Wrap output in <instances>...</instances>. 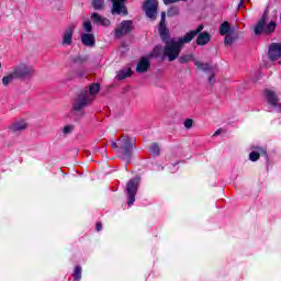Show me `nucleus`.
<instances>
[{
    "label": "nucleus",
    "instance_id": "11",
    "mask_svg": "<svg viewBox=\"0 0 281 281\" xmlns=\"http://www.w3.org/2000/svg\"><path fill=\"white\" fill-rule=\"evenodd\" d=\"M159 34L162 43H168V27H166V12H161V20L159 23Z\"/></svg>",
    "mask_w": 281,
    "mask_h": 281
},
{
    "label": "nucleus",
    "instance_id": "16",
    "mask_svg": "<svg viewBox=\"0 0 281 281\" xmlns=\"http://www.w3.org/2000/svg\"><path fill=\"white\" fill-rule=\"evenodd\" d=\"M81 43L86 47H94L95 46V35H93V33H81Z\"/></svg>",
    "mask_w": 281,
    "mask_h": 281
},
{
    "label": "nucleus",
    "instance_id": "10",
    "mask_svg": "<svg viewBox=\"0 0 281 281\" xmlns=\"http://www.w3.org/2000/svg\"><path fill=\"white\" fill-rule=\"evenodd\" d=\"M126 0H112L113 8H112V14H128V11L126 10V5L124 3Z\"/></svg>",
    "mask_w": 281,
    "mask_h": 281
},
{
    "label": "nucleus",
    "instance_id": "14",
    "mask_svg": "<svg viewBox=\"0 0 281 281\" xmlns=\"http://www.w3.org/2000/svg\"><path fill=\"white\" fill-rule=\"evenodd\" d=\"M90 19L94 25H102V27H109V25H111V20L102 16L100 13H92Z\"/></svg>",
    "mask_w": 281,
    "mask_h": 281
},
{
    "label": "nucleus",
    "instance_id": "6",
    "mask_svg": "<svg viewBox=\"0 0 281 281\" xmlns=\"http://www.w3.org/2000/svg\"><path fill=\"white\" fill-rule=\"evenodd\" d=\"M137 188H139V178L131 179L127 182L126 191H127V205L131 207L135 203V196L137 194Z\"/></svg>",
    "mask_w": 281,
    "mask_h": 281
},
{
    "label": "nucleus",
    "instance_id": "24",
    "mask_svg": "<svg viewBox=\"0 0 281 281\" xmlns=\"http://www.w3.org/2000/svg\"><path fill=\"white\" fill-rule=\"evenodd\" d=\"M82 30L86 32L85 34H91V32H93V25L91 24V21H85L82 23Z\"/></svg>",
    "mask_w": 281,
    "mask_h": 281
},
{
    "label": "nucleus",
    "instance_id": "19",
    "mask_svg": "<svg viewBox=\"0 0 281 281\" xmlns=\"http://www.w3.org/2000/svg\"><path fill=\"white\" fill-rule=\"evenodd\" d=\"M211 35L207 32L200 33L196 37V45H207L211 41Z\"/></svg>",
    "mask_w": 281,
    "mask_h": 281
},
{
    "label": "nucleus",
    "instance_id": "33",
    "mask_svg": "<svg viewBox=\"0 0 281 281\" xmlns=\"http://www.w3.org/2000/svg\"><path fill=\"white\" fill-rule=\"evenodd\" d=\"M165 5H170V3H178V1H188V0H162Z\"/></svg>",
    "mask_w": 281,
    "mask_h": 281
},
{
    "label": "nucleus",
    "instance_id": "13",
    "mask_svg": "<svg viewBox=\"0 0 281 281\" xmlns=\"http://www.w3.org/2000/svg\"><path fill=\"white\" fill-rule=\"evenodd\" d=\"M27 126H30V123H27L26 120L20 119L13 122L9 130L12 131V133H21V131H26Z\"/></svg>",
    "mask_w": 281,
    "mask_h": 281
},
{
    "label": "nucleus",
    "instance_id": "9",
    "mask_svg": "<svg viewBox=\"0 0 281 281\" xmlns=\"http://www.w3.org/2000/svg\"><path fill=\"white\" fill-rule=\"evenodd\" d=\"M266 93V100L267 102L273 106L274 109H278L279 113H281V102L280 99H278V95L273 90H265Z\"/></svg>",
    "mask_w": 281,
    "mask_h": 281
},
{
    "label": "nucleus",
    "instance_id": "36",
    "mask_svg": "<svg viewBox=\"0 0 281 281\" xmlns=\"http://www.w3.org/2000/svg\"><path fill=\"white\" fill-rule=\"evenodd\" d=\"M243 3H245V0H241L239 3V8H243Z\"/></svg>",
    "mask_w": 281,
    "mask_h": 281
},
{
    "label": "nucleus",
    "instance_id": "23",
    "mask_svg": "<svg viewBox=\"0 0 281 281\" xmlns=\"http://www.w3.org/2000/svg\"><path fill=\"white\" fill-rule=\"evenodd\" d=\"M164 54V48L160 45L156 46L153 52L149 54V58H159Z\"/></svg>",
    "mask_w": 281,
    "mask_h": 281
},
{
    "label": "nucleus",
    "instance_id": "22",
    "mask_svg": "<svg viewBox=\"0 0 281 281\" xmlns=\"http://www.w3.org/2000/svg\"><path fill=\"white\" fill-rule=\"evenodd\" d=\"M133 76V70L131 68H125L120 70L116 75L117 80H125V78H131Z\"/></svg>",
    "mask_w": 281,
    "mask_h": 281
},
{
    "label": "nucleus",
    "instance_id": "27",
    "mask_svg": "<svg viewBox=\"0 0 281 281\" xmlns=\"http://www.w3.org/2000/svg\"><path fill=\"white\" fill-rule=\"evenodd\" d=\"M229 32V22H224L220 26V34L221 36H225Z\"/></svg>",
    "mask_w": 281,
    "mask_h": 281
},
{
    "label": "nucleus",
    "instance_id": "5",
    "mask_svg": "<svg viewBox=\"0 0 281 281\" xmlns=\"http://www.w3.org/2000/svg\"><path fill=\"white\" fill-rule=\"evenodd\" d=\"M12 71L18 79L32 78L34 76V67L27 64L16 65L12 68Z\"/></svg>",
    "mask_w": 281,
    "mask_h": 281
},
{
    "label": "nucleus",
    "instance_id": "31",
    "mask_svg": "<svg viewBox=\"0 0 281 281\" xmlns=\"http://www.w3.org/2000/svg\"><path fill=\"white\" fill-rule=\"evenodd\" d=\"M225 45H233L234 44V37L232 35H226L224 40Z\"/></svg>",
    "mask_w": 281,
    "mask_h": 281
},
{
    "label": "nucleus",
    "instance_id": "28",
    "mask_svg": "<svg viewBox=\"0 0 281 281\" xmlns=\"http://www.w3.org/2000/svg\"><path fill=\"white\" fill-rule=\"evenodd\" d=\"M178 14H179V7H171L167 12V16H178Z\"/></svg>",
    "mask_w": 281,
    "mask_h": 281
},
{
    "label": "nucleus",
    "instance_id": "12",
    "mask_svg": "<svg viewBox=\"0 0 281 281\" xmlns=\"http://www.w3.org/2000/svg\"><path fill=\"white\" fill-rule=\"evenodd\" d=\"M131 25H133V22L123 21L115 30L116 38H122L124 34H128V32H131Z\"/></svg>",
    "mask_w": 281,
    "mask_h": 281
},
{
    "label": "nucleus",
    "instance_id": "3",
    "mask_svg": "<svg viewBox=\"0 0 281 281\" xmlns=\"http://www.w3.org/2000/svg\"><path fill=\"white\" fill-rule=\"evenodd\" d=\"M112 148L121 155L122 159L131 161V157H133V149L135 148V138L122 135L119 138V143H112Z\"/></svg>",
    "mask_w": 281,
    "mask_h": 281
},
{
    "label": "nucleus",
    "instance_id": "35",
    "mask_svg": "<svg viewBox=\"0 0 281 281\" xmlns=\"http://www.w3.org/2000/svg\"><path fill=\"white\" fill-rule=\"evenodd\" d=\"M95 229H97V232H102V224L100 222L97 223Z\"/></svg>",
    "mask_w": 281,
    "mask_h": 281
},
{
    "label": "nucleus",
    "instance_id": "8",
    "mask_svg": "<svg viewBox=\"0 0 281 281\" xmlns=\"http://www.w3.org/2000/svg\"><path fill=\"white\" fill-rule=\"evenodd\" d=\"M190 61L194 63L198 69H203L204 71H207V69H210V66L207 64L195 60L194 55L192 54H187L179 57V63H181L182 65Z\"/></svg>",
    "mask_w": 281,
    "mask_h": 281
},
{
    "label": "nucleus",
    "instance_id": "20",
    "mask_svg": "<svg viewBox=\"0 0 281 281\" xmlns=\"http://www.w3.org/2000/svg\"><path fill=\"white\" fill-rule=\"evenodd\" d=\"M260 155H265L267 157V149L258 147L257 151H251L249 154L250 161H258V159H260Z\"/></svg>",
    "mask_w": 281,
    "mask_h": 281
},
{
    "label": "nucleus",
    "instance_id": "26",
    "mask_svg": "<svg viewBox=\"0 0 281 281\" xmlns=\"http://www.w3.org/2000/svg\"><path fill=\"white\" fill-rule=\"evenodd\" d=\"M93 10H104V0H92Z\"/></svg>",
    "mask_w": 281,
    "mask_h": 281
},
{
    "label": "nucleus",
    "instance_id": "25",
    "mask_svg": "<svg viewBox=\"0 0 281 281\" xmlns=\"http://www.w3.org/2000/svg\"><path fill=\"white\" fill-rule=\"evenodd\" d=\"M74 281H80L82 278V268L77 266L72 274Z\"/></svg>",
    "mask_w": 281,
    "mask_h": 281
},
{
    "label": "nucleus",
    "instance_id": "21",
    "mask_svg": "<svg viewBox=\"0 0 281 281\" xmlns=\"http://www.w3.org/2000/svg\"><path fill=\"white\" fill-rule=\"evenodd\" d=\"M16 75L13 72V70H11L8 75H5L3 78H2V85L4 87H8V85L14 82V80H16Z\"/></svg>",
    "mask_w": 281,
    "mask_h": 281
},
{
    "label": "nucleus",
    "instance_id": "32",
    "mask_svg": "<svg viewBox=\"0 0 281 281\" xmlns=\"http://www.w3.org/2000/svg\"><path fill=\"white\" fill-rule=\"evenodd\" d=\"M194 124V121L192 120V119H187L186 121H184V126L187 127V128H192V125Z\"/></svg>",
    "mask_w": 281,
    "mask_h": 281
},
{
    "label": "nucleus",
    "instance_id": "17",
    "mask_svg": "<svg viewBox=\"0 0 281 281\" xmlns=\"http://www.w3.org/2000/svg\"><path fill=\"white\" fill-rule=\"evenodd\" d=\"M74 43V26L68 27L63 35L61 45H72Z\"/></svg>",
    "mask_w": 281,
    "mask_h": 281
},
{
    "label": "nucleus",
    "instance_id": "29",
    "mask_svg": "<svg viewBox=\"0 0 281 281\" xmlns=\"http://www.w3.org/2000/svg\"><path fill=\"white\" fill-rule=\"evenodd\" d=\"M149 150H150V153H153L154 155H159V153H160V148H159V146L157 145V143H154V144H151V146L149 147Z\"/></svg>",
    "mask_w": 281,
    "mask_h": 281
},
{
    "label": "nucleus",
    "instance_id": "30",
    "mask_svg": "<svg viewBox=\"0 0 281 281\" xmlns=\"http://www.w3.org/2000/svg\"><path fill=\"white\" fill-rule=\"evenodd\" d=\"M64 135H70V133H74V125H66L63 128Z\"/></svg>",
    "mask_w": 281,
    "mask_h": 281
},
{
    "label": "nucleus",
    "instance_id": "4",
    "mask_svg": "<svg viewBox=\"0 0 281 281\" xmlns=\"http://www.w3.org/2000/svg\"><path fill=\"white\" fill-rule=\"evenodd\" d=\"M268 15L267 13H263L260 20L256 23L254 27V32L256 36H262V34H273L276 32V29L278 27V23L276 21H270L269 24H267Z\"/></svg>",
    "mask_w": 281,
    "mask_h": 281
},
{
    "label": "nucleus",
    "instance_id": "15",
    "mask_svg": "<svg viewBox=\"0 0 281 281\" xmlns=\"http://www.w3.org/2000/svg\"><path fill=\"white\" fill-rule=\"evenodd\" d=\"M268 54L270 60H278V58H281V43H273L270 45Z\"/></svg>",
    "mask_w": 281,
    "mask_h": 281
},
{
    "label": "nucleus",
    "instance_id": "7",
    "mask_svg": "<svg viewBox=\"0 0 281 281\" xmlns=\"http://www.w3.org/2000/svg\"><path fill=\"white\" fill-rule=\"evenodd\" d=\"M159 8V1L157 0H145L143 4V10L151 21H155L157 19V9Z\"/></svg>",
    "mask_w": 281,
    "mask_h": 281
},
{
    "label": "nucleus",
    "instance_id": "2",
    "mask_svg": "<svg viewBox=\"0 0 281 281\" xmlns=\"http://www.w3.org/2000/svg\"><path fill=\"white\" fill-rule=\"evenodd\" d=\"M98 93H100V83H92L89 91H81L72 102L74 111H82V109L89 106L95 100Z\"/></svg>",
    "mask_w": 281,
    "mask_h": 281
},
{
    "label": "nucleus",
    "instance_id": "38",
    "mask_svg": "<svg viewBox=\"0 0 281 281\" xmlns=\"http://www.w3.org/2000/svg\"><path fill=\"white\" fill-rule=\"evenodd\" d=\"M0 69H1V63H0Z\"/></svg>",
    "mask_w": 281,
    "mask_h": 281
},
{
    "label": "nucleus",
    "instance_id": "37",
    "mask_svg": "<svg viewBox=\"0 0 281 281\" xmlns=\"http://www.w3.org/2000/svg\"><path fill=\"white\" fill-rule=\"evenodd\" d=\"M213 79H214V75H212V76L209 78V81L212 82Z\"/></svg>",
    "mask_w": 281,
    "mask_h": 281
},
{
    "label": "nucleus",
    "instance_id": "18",
    "mask_svg": "<svg viewBox=\"0 0 281 281\" xmlns=\"http://www.w3.org/2000/svg\"><path fill=\"white\" fill-rule=\"evenodd\" d=\"M148 67H150V61L146 57H142L137 64L136 71L137 74H145L148 71Z\"/></svg>",
    "mask_w": 281,
    "mask_h": 281
},
{
    "label": "nucleus",
    "instance_id": "1",
    "mask_svg": "<svg viewBox=\"0 0 281 281\" xmlns=\"http://www.w3.org/2000/svg\"><path fill=\"white\" fill-rule=\"evenodd\" d=\"M203 30V25H199L196 30L190 31L183 37L180 38H171L168 42H165L166 45L162 50L164 58H167L169 63L172 60H177L179 58V54H181V49H183V45L192 42L194 36L199 34Z\"/></svg>",
    "mask_w": 281,
    "mask_h": 281
},
{
    "label": "nucleus",
    "instance_id": "34",
    "mask_svg": "<svg viewBox=\"0 0 281 281\" xmlns=\"http://www.w3.org/2000/svg\"><path fill=\"white\" fill-rule=\"evenodd\" d=\"M222 133H225L224 128H218L214 134L213 137H217V135H221Z\"/></svg>",
    "mask_w": 281,
    "mask_h": 281
}]
</instances>
